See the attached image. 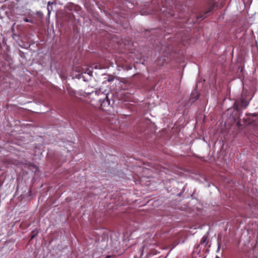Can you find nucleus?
Listing matches in <instances>:
<instances>
[{
    "label": "nucleus",
    "instance_id": "7ed1b4c3",
    "mask_svg": "<svg viewBox=\"0 0 258 258\" xmlns=\"http://www.w3.org/2000/svg\"><path fill=\"white\" fill-rule=\"evenodd\" d=\"M161 11L163 14V15H165L167 18L174 16V12L172 10H169L167 8L163 7V9H161Z\"/></svg>",
    "mask_w": 258,
    "mask_h": 258
},
{
    "label": "nucleus",
    "instance_id": "9d476101",
    "mask_svg": "<svg viewBox=\"0 0 258 258\" xmlns=\"http://www.w3.org/2000/svg\"><path fill=\"white\" fill-rule=\"evenodd\" d=\"M48 5H50V2H48Z\"/></svg>",
    "mask_w": 258,
    "mask_h": 258
},
{
    "label": "nucleus",
    "instance_id": "f8f14e48",
    "mask_svg": "<svg viewBox=\"0 0 258 258\" xmlns=\"http://www.w3.org/2000/svg\"><path fill=\"white\" fill-rule=\"evenodd\" d=\"M198 98V96H197V98L196 99H197Z\"/></svg>",
    "mask_w": 258,
    "mask_h": 258
},
{
    "label": "nucleus",
    "instance_id": "9b49d317",
    "mask_svg": "<svg viewBox=\"0 0 258 258\" xmlns=\"http://www.w3.org/2000/svg\"><path fill=\"white\" fill-rule=\"evenodd\" d=\"M48 13H50V11H49V9H48Z\"/></svg>",
    "mask_w": 258,
    "mask_h": 258
},
{
    "label": "nucleus",
    "instance_id": "f03ea898",
    "mask_svg": "<svg viewBox=\"0 0 258 258\" xmlns=\"http://www.w3.org/2000/svg\"><path fill=\"white\" fill-rule=\"evenodd\" d=\"M215 6V5L214 3L212 2H210L209 4V7L208 8V10L200 13V14H198L197 15V20H203L206 17V15L208 14L209 13L212 12Z\"/></svg>",
    "mask_w": 258,
    "mask_h": 258
},
{
    "label": "nucleus",
    "instance_id": "423d86ee",
    "mask_svg": "<svg viewBox=\"0 0 258 258\" xmlns=\"http://www.w3.org/2000/svg\"><path fill=\"white\" fill-rule=\"evenodd\" d=\"M37 233H38L37 231H36L35 230L32 231L31 232V239H33V238H34L35 237V236L37 235Z\"/></svg>",
    "mask_w": 258,
    "mask_h": 258
},
{
    "label": "nucleus",
    "instance_id": "0eeeda50",
    "mask_svg": "<svg viewBox=\"0 0 258 258\" xmlns=\"http://www.w3.org/2000/svg\"><path fill=\"white\" fill-rule=\"evenodd\" d=\"M24 21L25 22H28V23H32L33 22L32 20L28 19L27 18H25L24 19Z\"/></svg>",
    "mask_w": 258,
    "mask_h": 258
},
{
    "label": "nucleus",
    "instance_id": "20e7f679",
    "mask_svg": "<svg viewBox=\"0 0 258 258\" xmlns=\"http://www.w3.org/2000/svg\"><path fill=\"white\" fill-rule=\"evenodd\" d=\"M208 235L207 234V235H204L201 241H200V244L201 245H203L205 247L206 246V245L208 244Z\"/></svg>",
    "mask_w": 258,
    "mask_h": 258
},
{
    "label": "nucleus",
    "instance_id": "1a4fd4ad",
    "mask_svg": "<svg viewBox=\"0 0 258 258\" xmlns=\"http://www.w3.org/2000/svg\"><path fill=\"white\" fill-rule=\"evenodd\" d=\"M113 80V79H109L108 80V82H110V81H112Z\"/></svg>",
    "mask_w": 258,
    "mask_h": 258
},
{
    "label": "nucleus",
    "instance_id": "6e6552de",
    "mask_svg": "<svg viewBox=\"0 0 258 258\" xmlns=\"http://www.w3.org/2000/svg\"><path fill=\"white\" fill-rule=\"evenodd\" d=\"M251 116H254V117L258 116V113H252V114H251Z\"/></svg>",
    "mask_w": 258,
    "mask_h": 258
},
{
    "label": "nucleus",
    "instance_id": "f257e3e1",
    "mask_svg": "<svg viewBox=\"0 0 258 258\" xmlns=\"http://www.w3.org/2000/svg\"><path fill=\"white\" fill-rule=\"evenodd\" d=\"M248 104L249 101L246 99V96L242 94L240 99L235 100L233 104V108L239 111L240 107L245 108L248 105Z\"/></svg>",
    "mask_w": 258,
    "mask_h": 258
},
{
    "label": "nucleus",
    "instance_id": "39448f33",
    "mask_svg": "<svg viewBox=\"0 0 258 258\" xmlns=\"http://www.w3.org/2000/svg\"><path fill=\"white\" fill-rule=\"evenodd\" d=\"M110 104V100L108 98V96H106L105 98L103 99V101L101 103V107L108 106Z\"/></svg>",
    "mask_w": 258,
    "mask_h": 258
}]
</instances>
